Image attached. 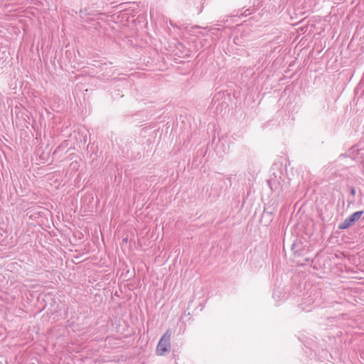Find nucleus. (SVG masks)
Listing matches in <instances>:
<instances>
[{"instance_id":"f257e3e1","label":"nucleus","mask_w":364,"mask_h":364,"mask_svg":"<svg viewBox=\"0 0 364 364\" xmlns=\"http://www.w3.org/2000/svg\"><path fill=\"white\" fill-rule=\"evenodd\" d=\"M172 332L168 329L162 336L156 347V353L159 355H163L171 350V338Z\"/></svg>"},{"instance_id":"20e7f679","label":"nucleus","mask_w":364,"mask_h":364,"mask_svg":"<svg viewBox=\"0 0 364 364\" xmlns=\"http://www.w3.org/2000/svg\"><path fill=\"white\" fill-rule=\"evenodd\" d=\"M350 194L352 196H355V188L350 187Z\"/></svg>"},{"instance_id":"7ed1b4c3","label":"nucleus","mask_w":364,"mask_h":364,"mask_svg":"<svg viewBox=\"0 0 364 364\" xmlns=\"http://www.w3.org/2000/svg\"><path fill=\"white\" fill-rule=\"evenodd\" d=\"M269 186L270 188L276 192L277 194H279L280 193H282L287 188V187H284V185H281L280 181H276L275 179H270L268 181Z\"/></svg>"},{"instance_id":"f03ea898","label":"nucleus","mask_w":364,"mask_h":364,"mask_svg":"<svg viewBox=\"0 0 364 364\" xmlns=\"http://www.w3.org/2000/svg\"><path fill=\"white\" fill-rule=\"evenodd\" d=\"M363 214V210L357 211L351 214L350 216H348L341 223L338 225V229L345 230L349 228L360 219Z\"/></svg>"}]
</instances>
